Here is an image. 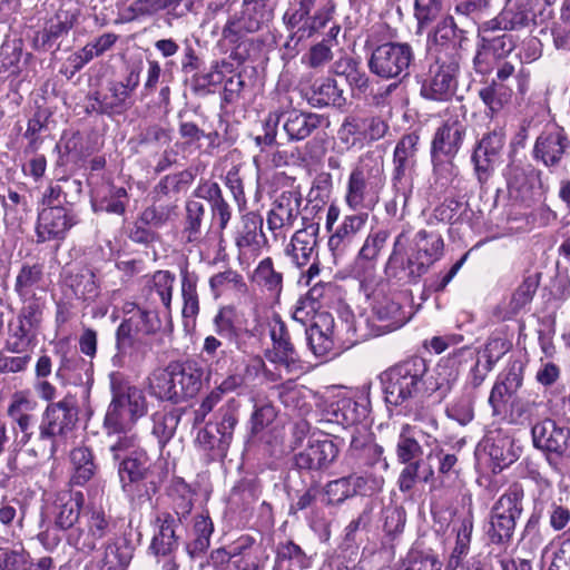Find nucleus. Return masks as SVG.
<instances>
[{
	"label": "nucleus",
	"instance_id": "obj_9",
	"mask_svg": "<svg viewBox=\"0 0 570 570\" xmlns=\"http://www.w3.org/2000/svg\"><path fill=\"white\" fill-rule=\"evenodd\" d=\"M415 61L409 42L386 41L377 45L367 60L368 70L381 79H404Z\"/></svg>",
	"mask_w": 570,
	"mask_h": 570
},
{
	"label": "nucleus",
	"instance_id": "obj_4",
	"mask_svg": "<svg viewBox=\"0 0 570 570\" xmlns=\"http://www.w3.org/2000/svg\"><path fill=\"white\" fill-rule=\"evenodd\" d=\"M121 489L132 500L150 502L164 483L167 472L161 464L151 462L145 450L136 451L118 464Z\"/></svg>",
	"mask_w": 570,
	"mask_h": 570
},
{
	"label": "nucleus",
	"instance_id": "obj_16",
	"mask_svg": "<svg viewBox=\"0 0 570 570\" xmlns=\"http://www.w3.org/2000/svg\"><path fill=\"white\" fill-rule=\"evenodd\" d=\"M521 511L518 488L511 489L495 502L491 511L490 527L487 531L491 543L505 546L510 542L515 528V519Z\"/></svg>",
	"mask_w": 570,
	"mask_h": 570
},
{
	"label": "nucleus",
	"instance_id": "obj_3",
	"mask_svg": "<svg viewBox=\"0 0 570 570\" xmlns=\"http://www.w3.org/2000/svg\"><path fill=\"white\" fill-rule=\"evenodd\" d=\"M204 370L198 362L188 360L170 363L166 368L154 373L150 379V393L159 400L179 403L194 397L202 389Z\"/></svg>",
	"mask_w": 570,
	"mask_h": 570
},
{
	"label": "nucleus",
	"instance_id": "obj_6",
	"mask_svg": "<svg viewBox=\"0 0 570 570\" xmlns=\"http://www.w3.org/2000/svg\"><path fill=\"white\" fill-rule=\"evenodd\" d=\"M415 426L405 423L401 426L396 444L395 454L404 469L401 471L397 483L402 492L412 490L416 481L429 483L434 480V470L425 464L423 456V446L417 440Z\"/></svg>",
	"mask_w": 570,
	"mask_h": 570
},
{
	"label": "nucleus",
	"instance_id": "obj_59",
	"mask_svg": "<svg viewBox=\"0 0 570 570\" xmlns=\"http://www.w3.org/2000/svg\"><path fill=\"white\" fill-rule=\"evenodd\" d=\"M82 518L86 527L96 537L98 542L109 535L116 527V522L112 517L101 507L92 505L87 508L83 511Z\"/></svg>",
	"mask_w": 570,
	"mask_h": 570
},
{
	"label": "nucleus",
	"instance_id": "obj_48",
	"mask_svg": "<svg viewBox=\"0 0 570 570\" xmlns=\"http://www.w3.org/2000/svg\"><path fill=\"white\" fill-rule=\"evenodd\" d=\"M478 95L487 107V115L493 118L509 104L512 90L504 83L491 80L479 90Z\"/></svg>",
	"mask_w": 570,
	"mask_h": 570
},
{
	"label": "nucleus",
	"instance_id": "obj_49",
	"mask_svg": "<svg viewBox=\"0 0 570 570\" xmlns=\"http://www.w3.org/2000/svg\"><path fill=\"white\" fill-rule=\"evenodd\" d=\"M321 117L315 114L291 112L283 125L284 131L291 140H303L317 130Z\"/></svg>",
	"mask_w": 570,
	"mask_h": 570
},
{
	"label": "nucleus",
	"instance_id": "obj_61",
	"mask_svg": "<svg viewBox=\"0 0 570 570\" xmlns=\"http://www.w3.org/2000/svg\"><path fill=\"white\" fill-rule=\"evenodd\" d=\"M203 198L197 197V193L195 194V198L189 199L186 203V216H185V227L184 234L186 235L187 242H196L200 236V227L203 219L205 217V208L206 205Z\"/></svg>",
	"mask_w": 570,
	"mask_h": 570
},
{
	"label": "nucleus",
	"instance_id": "obj_62",
	"mask_svg": "<svg viewBox=\"0 0 570 570\" xmlns=\"http://www.w3.org/2000/svg\"><path fill=\"white\" fill-rule=\"evenodd\" d=\"M514 48V43L512 37L507 33H502L500 36H482L481 41L478 48V59L479 60L484 57V55H490L492 59L498 60L507 57Z\"/></svg>",
	"mask_w": 570,
	"mask_h": 570
},
{
	"label": "nucleus",
	"instance_id": "obj_56",
	"mask_svg": "<svg viewBox=\"0 0 570 570\" xmlns=\"http://www.w3.org/2000/svg\"><path fill=\"white\" fill-rule=\"evenodd\" d=\"M533 0H508L501 19L508 20L510 29H519L534 21Z\"/></svg>",
	"mask_w": 570,
	"mask_h": 570
},
{
	"label": "nucleus",
	"instance_id": "obj_47",
	"mask_svg": "<svg viewBox=\"0 0 570 570\" xmlns=\"http://www.w3.org/2000/svg\"><path fill=\"white\" fill-rule=\"evenodd\" d=\"M252 282L273 297H278L283 289V274L274 268L271 257L259 262L253 272Z\"/></svg>",
	"mask_w": 570,
	"mask_h": 570
},
{
	"label": "nucleus",
	"instance_id": "obj_54",
	"mask_svg": "<svg viewBox=\"0 0 570 570\" xmlns=\"http://www.w3.org/2000/svg\"><path fill=\"white\" fill-rule=\"evenodd\" d=\"M484 451L493 462V471H501L514 462L511 440L507 436H488L483 442Z\"/></svg>",
	"mask_w": 570,
	"mask_h": 570
},
{
	"label": "nucleus",
	"instance_id": "obj_19",
	"mask_svg": "<svg viewBox=\"0 0 570 570\" xmlns=\"http://www.w3.org/2000/svg\"><path fill=\"white\" fill-rule=\"evenodd\" d=\"M383 475H358L352 473L330 481L324 489L327 504H340L355 494H373L381 491L384 485Z\"/></svg>",
	"mask_w": 570,
	"mask_h": 570
},
{
	"label": "nucleus",
	"instance_id": "obj_27",
	"mask_svg": "<svg viewBox=\"0 0 570 570\" xmlns=\"http://www.w3.org/2000/svg\"><path fill=\"white\" fill-rule=\"evenodd\" d=\"M389 237L390 232L387 229H379L370 233L365 238L356 258V276L360 282L364 276H367L373 283L375 282V264Z\"/></svg>",
	"mask_w": 570,
	"mask_h": 570
},
{
	"label": "nucleus",
	"instance_id": "obj_45",
	"mask_svg": "<svg viewBox=\"0 0 570 570\" xmlns=\"http://www.w3.org/2000/svg\"><path fill=\"white\" fill-rule=\"evenodd\" d=\"M70 462L72 464L71 482L75 485L86 484L97 472L95 456L87 446L75 448L70 452Z\"/></svg>",
	"mask_w": 570,
	"mask_h": 570
},
{
	"label": "nucleus",
	"instance_id": "obj_14",
	"mask_svg": "<svg viewBox=\"0 0 570 570\" xmlns=\"http://www.w3.org/2000/svg\"><path fill=\"white\" fill-rule=\"evenodd\" d=\"M383 185L384 178L380 168L357 166L348 177L346 204L355 210L372 209L379 203Z\"/></svg>",
	"mask_w": 570,
	"mask_h": 570
},
{
	"label": "nucleus",
	"instance_id": "obj_7",
	"mask_svg": "<svg viewBox=\"0 0 570 570\" xmlns=\"http://www.w3.org/2000/svg\"><path fill=\"white\" fill-rule=\"evenodd\" d=\"M141 63L132 65L121 80H110L106 92L99 90L87 95V112L121 115L130 107V99L140 83Z\"/></svg>",
	"mask_w": 570,
	"mask_h": 570
},
{
	"label": "nucleus",
	"instance_id": "obj_30",
	"mask_svg": "<svg viewBox=\"0 0 570 570\" xmlns=\"http://www.w3.org/2000/svg\"><path fill=\"white\" fill-rule=\"evenodd\" d=\"M414 147L415 145H396L394 150L395 175L393 185L396 190V198H402L404 204H406L412 191V181L406 171H410L415 164Z\"/></svg>",
	"mask_w": 570,
	"mask_h": 570
},
{
	"label": "nucleus",
	"instance_id": "obj_39",
	"mask_svg": "<svg viewBox=\"0 0 570 570\" xmlns=\"http://www.w3.org/2000/svg\"><path fill=\"white\" fill-rule=\"evenodd\" d=\"M443 239L436 233L419 230L412 242L411 255L417 258V262L424 265L425 272L441 257L443 250Z\"/></svg>",
	"mask_w": 570,
	"mask_h": 570
},
{
	"label": "nucleus",
	"instance_id": "obj_18",
	"mask_svg": "<svg viewBox=\"0 0 570 570\" xmlns=\"http://www.w3.org/2000/svg\"><path fill=\"white\" fill-rule=\"evenodd\" d=\"M433 57L463 61L462 49L468 41L466 31L459 28L455 19L448 14L440 19L428 35Z\"/></svg>",
	"mask_w": 570,
	"mask_h": 570
},
{
	"label": "nucleus",
	"instance_id": "obj_31",
	"mask_svg": "<svg viewBox=\"0 0 570 570\" xmlns=\"http://www.w3.org/2000/svg\"><path fill=\"white\" fill-rule=\"evenodd\" d=\"M156 522L158 523L159 530L154 535L150 543V551L157 558V562L160 563V557H168L175 554L178 549V535H176V518L170 512H163L157 517Z\"/></svg>",
	"mask_w": 570,
	"mask_h": 570
},
{
	"label": "nucleus",
	"instance_id": "obj_38",
	"mask_svg": "<svg viewBox=\"0 0 570 570\" xmlns=\"http://www.w3.org/2000/svg\"><path fill=\"white\" fill-rule=\"evenodd\" d=\"M185 411L183 407H164L151 414V434L157 439L160 449L174 438Z\"/></svg>",
	"mask_w": 570,
	"mask_h": 570
},
{
	"label": "nucleus",
	"instance_id": "obj_28",
	"mask_svg": "<svg viewBox=\"0 0 570 570\" xmlns=\"http://www.w3.org/2000/svg\"><path fill=\"white\" fill-rule=\"evenodd\" d=\"M36 402L29 400L23 395L16 394L10 402L7 414L10 417L13 429H17L21 436L18 440L20 445H26L30 442L33 435V426L37 423L35 415Z\"/></svg>",
	"mask_w": 570,
	"mask_h": 570
},
{
	"label": "nucleus",
	"instance_id": "obj_43",
	"mask_svg": "<svg viewBox=\"0 0 570 570\" xmlns=\"http://www.w3.org/2000/svg\"><path fill=\"white\" fill-rule=\"evenodd\" d=\"M368 218L366 213L345 216L342 224L328 239V247L333 252H343L354 236L364 227Z\"/></svg>",
	"mask_w": 570,
	"mask_h": 570
},
{
	"label": "nucleus",
	"instance_id": "obj_34",
	"mask_svg": "<svg viewBox=\"0 0 570 570\" xmlns=\"http://www.w3.org/2000/svg\"><path fill=\"white\" fill-rule=\"evenodd\" d=\"M14 292L19 297L46 296L43 265L39 263L22 264L16 276Z\"/></svg>",
	"mask_w": 570,
	"mask_h": 570
},
{
	"label": "nucleus",
	"instance_id": "obj_12",
	"mask_svg": "<svg viewBox=\"0 0 570 570\" xmlns=\"http://www.w3.org/2000/svg\"><path fill=\"white\" fill-rule=\"evenodd\" d=\"M336 4L334 0H292L283 14L287 29L299 28L304 22L303 31L312 36L333 19Z\"/></svg>",
	"mask_w": 570,
	"mask_h": 570
},
{
	"label": "nucleus",
	"instance_id": "obj_40",
	"mask_svg": "<svg viewBox=\"0 0 570 570\" xmlns=\"http://www.w3.org/2000/svg\"><path fill=\"white\" fill-rule=\"evenodd\" d=\"M197 197L207 202L212 209L214 220H218V228L223 232L230 218L232 209L228 203L224 199L222 189L216 183H204L197 188Z\"/></svg>",
	"mask_w": 570,
	"mask_h": 570
},
{
	"label": "nucleus",
	"instance_id": "obj_33",
	"mask_svg": "<svg viewBox=\"0 0 570 570\" xmlns=\"http://www.w3.org/2000/svg\"><path fill=\"white\" fill-rule=\"evenodd\" d=\"M333 71L337 76H343L352 91L356 92L358 97H367V94L372 92L373 81L357 59L350 56L341 57L335 61Z\"/></svg>",
	"mask_w": 570,
	"mask_h": 570
},
{
	"label": "nucleus",
	"instance_id": "obj_32",
	"mask_svg": "<svg viewBox=\"0 0 570 570\" xmlns=\"http://www.w3.org/2000/svg\"><path fill=\"white\" fill-rule=\"evenodd\" d=\"M56 376L65 384L81 385L91 380L92 363L86 361L78 352H63Z\"/></svg>",
	"mask_w": 570,
	"mask_h": 570
},
{
	"label": "nucleus",
	"instance_id": "obj_63",
	"mask_svg": "<svg viewBox=\"0 0 570 570\" xmlns=\"http://www.w3.org/2000/svg\"><path fill=\"white\" fill-rule=\"evenodd\" d=\"M175 276L168 271H157L149 282V298L157 299L167 308H170Z\"/></svg>",
	"mask_w": 570,
	"mask_h": 570
},
{
	"label": "nucleus",
	"instance_id": "obj_5",
	"mask_svg": "<svg viewBox=\"0 0 570 570\" xmlns=\"http://www.w3.org/2000/svg\"><path fill=\"white\" fill-rule=\"evenodd\" d=\"M112 399L107 409L104 426L107 433L129 432L148 411L142 390L124 382L116 374L110 376Z\"/></svg>",
	"mask_w": 570,
	"mask_h": 570
},
{
	"label": "nucleus",
	"instance_id": "obj_41",
	"mask_svg": "<svg viewBox=\"0 0 570 570\" xmlns=\"http://www.w3.org/2000/svg\"><path fill=\"white\" fill-rule=\"evenodd\" d=\"M569 436L568 429L557 426L552 420H546L540 426L537 425V449L561 454L567 449Z\"/></svg>",
	"mask_w": 570,
	"mask_h": 570
},
{
	"label": "nucleus",
	"instance_id": "obj_8",
	"mask_svg": "<svg viewBox=\"0 0 570 570\" xmlns=\"http://www.w3.org/2000/svg\"><path fill=\"white\" fill-rule=\"evenodd\" d=\"M78 414L77 400L71 394L47 405L39 424V441H49L50 445L42 449V455L52 458L56 454L58 439L66 438L76 428Z\"/></svg>",
	"mask_w": 570,
	"mask_h": 570
},
{
	"label": "nucleus",
	"instance_id": "obj_55",
	"mask_svg": "<svg viewBox=\"0 0 570 570\" xmlns=\"http://www.w3.org/2000/svg\"><path fill=\"white\" fill-rule=\"evenodd\" d=\"M214 524L208 515L199 514L194 520L193 538L187 543V552L191 558L203 554L210 544Z\"/></svg>",
	"mask_w": 570,
	"mask_h": 570
},
{
	"label": "nucleus",
	"instance_id": "obj_60",
	"mask_svg": "<svg viewBox=\"0 0 570 570\" xmlns=\"http://www.w3.org/2000/svg\"><path fill=\"white\" fill-rule=\"evenodd\" d=\"M132 559V548L118 542H109L106 544L104 554L100 559V570H122Z\"/></svg>",
	"mask_w": 570,
	"mask_h": 570
},
{
	"label": "nucleus",
	"instance_id": "obj_15",
	"mask_svg": "<svg viewBox=\"0 0 570 570\" xmlns=\"http://www.w3.org/2000/svg\"><path fill=\"white\" fill-rule=\"evenodd\" d=\"M385 283L380 279L372 282L367 276L361 281V289L367 298H372V311L375 318L381 322L384 332H392L402 327L409 317L402 305L390 295L384 293Z\"/></svg>",
	"mask_w": 570,
	"mask_h": 570
},
{
	"label": "nucleus",
	"instance_id": "obj_51",
	"mask_svg": "<svg viewBox=\"0 0 570 570\" xmlns=\"http://www.w3.org/2000/svg\"><path fill=\"white\" fill-rule=\"evenodd\" d=\"M334 421L344 426L362 422L367 415V406L352 397H341L332 404Z\"/></svg>",
	"mask_w": 570,
	"mask_h": 570
},
{
	"label": "nucleus",
	"instance_id": "obj_25",
	"mask_svg": "<svg viewBox=\"0 0 570 570\" xmlns=\"http://www.w3.org/2000/svg\"><path fill=\"white\" fill-rule=\"evenodd\" d=\"M77 21V12L60 8L46 22L45 27L36 33L33 39L35 48L42 51L58 50L60 47L59 39L67 36Z\"/></svg>",
	"mask_w": 570,
	"mask_h": 570
},
{
	"label": "nucleus",
	"instance_id": "obj_13",
	"mask_svg": "<svg viewBox=\"0 0 570 570\" xmlns=\"http://www.w3.org/2000/svg\"><path fill=\"white\" fill-rule=\"evenodd\" d=\"M161 322L155 311L140 309L124 320L116 332L118 353L112 357L115 366L124 365V353L128 347L141 343L144 336L153 335L160 330Z\"/></svg>",
	"mask_w": 570,
	"mask_h": 570
},
{
	"label": "nucleus",
	"instance_id": "obj_23",
	"mask_svg": "<svg viewBox=\"0 0 570 570\" xmlns=\"http://www.w3.org/2000/svg\"><path fill=\"white\" fill-rule=\"evenodd\" d=\"M338 445L330 438L308 440L307 445L294 455L299 470L324 471L337 459Z\"/></svg>",
	"mask_w": 570,
	"mask_h": 570
},
{
	"label": "nucleus",
	"instance_id": "obj_46",
	"mask_svg": "<svg viewBox=\"0 0 570 570\" xmlns=\"http://www.w3.org/2000/svg\"><path fill=\"white\" fill-rule=\"evenodd\" d=\"M168 495L171 500V508L177 523H183L190 514L194 502V493L190 487L183 479L173 480Z\"/></svg>",
	"mask_w": 570,
	"mask_h": 570
},
{
	"label": "nucleus",
	"instance_id": "obj_44",
	"mask_svg": "<svg viewBox=\"0 0 570 570\" xmlns=\"http://www.w3.org/2000/svg\"><path fill=\"white\" fill-rule=\"evenodd\" d=\"M56 121L52 119L51 112L47 108H38L33 116L28 120L24 138L29 142H45L46 140H55Z\"/></svg>",
	"mask_w": 570,
	"mask_h": 570
},
{
	"label": "nucleus",
	"instance_id": "obj_21",
	"mask_svg": "<svg viewBox=\"0 0 570 570\" xmlns=\"http://www.w3.org/2000/svg\"><path fill=\"white\" fill-rule=\"evenodd\" d=\"M409 242L407 232H401L394 240L392 253L385 265V274L401 283H414L425 274L424 265L411 254L404 258L403 253Z\"/></svg>",
	"mask_w": 570,
	"mask_h": 570
},
{
	"label": "nucleus",
	"instance_id": "obj_58",
	"mask_svg": "<svg viewBox=\"0 0 570 570\" xmlns=\"http://www.w3.org/2000/svg\"><path fill=\"white\" fill-rule=\"evenodd\" d=\"M501 149L495 145H476L472 160L480 181H485L500 163Z\"/></svg>",
	"mask_w": 570,
	"mask_h": 570
},
{
	"label": "nucleus",
	"instance_id": "obj_50",
	"mask_svg": "<svg viewBox=\"0 0 570 570\" xmlns=\"http://www.w3.org/2000/svg\"><path fill=\"white\" fill-rule=\"evenodd\" d=\"M257 559L255 540L249 535H242L232 544L212 551L213 563H224L230 559Z\"/></svg>",
	"mask_w": 570,
	"mask_h": 570
},
{
	"label": "nucleus",
	"instance_id": "obj_57",
	"mask_svg": "<svg viewBox=\"0 0 570 570\" xmlns=\"http://www.w3.org/2000/svg\"><path fill=\"white\" fill-rule=\"evenodd\" d=\"M36 331L37 327L29 326V324L26 325L22 321L17 318L14 323L9 324L4 350L17 354L27 352L36 337Z\"/></svg>",
	"mask_w": 570,
	"mask_h": 570
},
{
	"label": "nucleus",
	"instance_id": "obj_37",
	"mask_svg": "<svg viewBox=\"0 0 570 570\" xmlns=\"http://www.w3.org/2000/svg\"><path fill=\"white\" fill-rule=\"evenodd\" d=\"M317 227L313 225L307 228L297 230L291 239L289 245L286 248L287 255L291 256L292 262L297 267L306 266L317 255L315 247L317 244L316 239Z\"/></svg>",
	"mask_w": 570,
	"mask_h": 570
},
{
	"label": "nucleus",
	"instance_id": "obj_24",
	"mask_svg": "<svg viewBox=\"0 0 570 570\" xmlns=\"http://www.w3.org/2000/svg\"><path fill=\"white\" fill-rule=\"evenodd\" d=\"M302 199L298 193L284 191L273 203L267 214V226L274 238H284L299 214Z\"/></svg>",
	"mask_w": 570,
	"mask_h": 570
},
{
	"label": "nucleus",
	"instance_id": "obj_20",
	"mask_svg": "<svg viewBox=\"0 0 570 570\" xmlns=\"http://www.w3.org/2000/svg\"><path fill=\"white\" fill-rule=\"evenodd\" d=\"M272 347L265 352L268 362L283 366L287 373L303 370V363L295 350L285 323L278 315L269 325Z\"/></svg>",
	"mask_w": 570,
	"mask_h": 570
},
{
	"label": "nucleus",
	"instance_id": "obj_35",
	"mask_svg": "<svg viewBox=\"0 0 570 570\" xmlns=\"http://www.w3.org/2000/svg\"><path fill=\"white\" fill-rule=\"evenodd\" d=\"M333 318L330 314L317 315L316 321L305 330L307 344L316 356H326L334 350Z\"/></svg>",
	"mask_w": 570,
	"mask_h": 570
},
{
	"label": "nucleus",
	"instance_id": "obj_1",
	"mask_svg": "<svg viewBox=\"0 0 570 570\" xmlns=\"http://www.w3.org/2000/svg\"><path fill=\"white\" fill-rule=\"evenodd\" d=\"M424 375L426 361L420 356L406 358L381 375L385 402L390 406L401 407L400 413L412 416L414 421H423L426 412L417 401L424 399Z\"/></svg>",
	"mask_w": 570,
	"mask_h": 570
},
{
	"label": "nucleus",
	"instance_id": "obj_52",
	"mask_svg": "<svg viewBox=\"0 0 570 570\" xmlns=\"http://www.w3.org/2000/svg\"><path fill=\"white\" fill-rule=\"evenodd\" d=\"M183 0H134L122 12L126 21L150 17L165 10H175Z\"/></svg>",
	"mask_w": 570,
	"mask_h": 570
},
{
	"label": "nucleus",
	"instance_id": "obj_36",
	"mask_svg": "<svg viewBox=\"0 0 570 570\" xmlns=\"http://www.w3.org/2000/svg\"><path fill=\"white\" fill-rule=\"evenodd\" d=\"M458 380V371L448 363H438L430 371L426 364V375H424V397L435 395L438 400H443L452 390Z\"/></svg>",
	"mask_w": 570,
	"mask_h": 570
},
{
	"label": "nucleus",
	"instance_id": "obj_26",
	"mask_svg": "<svg viewBox=\"0 0 570 570\" xmlns=\"http://www.w3.org/2000/svg\"><path fill=\"white\" fill-rule=\"evenodd\" d=\"M267 243L263 232V217L255 212L243 215L235 237L239 255L256 256Z\"/></svg>",
	"mask_w": 570,
	"mask_h": 570
},
{
	"label": "nucleus",
	"instance_id": "obj_2",
	"mask_svg": "<svg viewBox=\"0 0 570 570\" xmlns=\"http://www.w3.org/2000/svg\"><path fill=\"white\" fill-rule=\"evenodd\" d=\"M267 26L266 22L240 9L227 18L217 46L228 53V59L237 66L257 61L265 47V40L257 33Z\"/></svg>",
	"mask_w": 570,
	"mask_h": 570
},
{
	"label": "nucleus",
	"instance_id": "obj_17",
	"mask_svg": "<svg viewBox=\"0 0 570 570\" xmlns=\"http://www.w3.org/2000/svg\"><path fill=\"white\" fill-rule=\"evenodd\" d=\"M383 448L368 433L353 434L346 458L358 475H383L389 464L382 456Z\"/></svg>",
	"mask_w": 570,
	"mask_h": 570
},
{
	"label": "nucleus",
	"instance_id": "obj_22",
	"mask_svg": "<svg viewBox=\"0 0 570 570\" xmlns=\"http://www.w3.org/2000/svg\"><path fill=\"white\" fill-rule=\"evenodd\" d=\"M76 223V215L66 207H45L38 215L36 226L37 242L61 240Z\"/></svg>",
	"mask_w": 570,
	"mask_h": 570
},
{
	"label": "nucleus",
	"instance_id": "obj_53",
	"mask_svg": "<svg viewBox=\"0 0 570 570\" xmlns=\"http://www.w3.org/2000/svg\"><path fill=\"white\" fill-rule=\"evenodd\" d=\"M82 494L68 495L67 500L60 498L56 503L55 525L68 532L78 522L81 513Z\"/></svg>",
	"mask_w": 570,
	"mask_h": 570
},
{
	"label": "nucleus",
	"instance_id": "obj_10",
	"mask_svg": "<svg viewBox=\"0 0 570 570\" xmlns=\"http://www.w3.org/2000/svg\"><path fill=\"white\" fill-rule=\"evenodd\" d=\"M460 61L433 57L420 82V96L425 100L449 102L459 87Z\"/></svg>",
	"mask_w": 570,
	"mask_h": 570
},
{
	"label": "nucleus",
	"instance_id": "obj_42",
	"mask_svg": "<svg viewBox=\"0 0 570 570\" xmlns=\"http://www.w3.org/2000/svg\"><path fill=\"white\" fill-rule=\"evenodd\" d=\"M234 65L232 60L213 61L209 69H203L195 72L191 77L193 90L197 94H208L213 87L220 85L225 80L226 72H233Z\"/></svg>",
	"mask_w": 570,
	"mask_h": 570
},
{
	"label": "nucleus",
	"instance_id": "obj_64",
	"mask_svg": "<svg viewBox=\"0 0 570 570\" xmlns=\"http://www.w3.org/2000/svg\"><path fill=\"white\" fill-rule=\"evenodd\" d=\"M209 287L215 297L220 296L227 291H235L237 293H245L247 291L243 276L233 269H226L213 275L209 278Z\"/></svg>",
	"mask_w": 570,
	"mask_h": 570
},
{
	"label": "nucleus",
	"instance_id": "obj_29",
	"mask_svg": "<svg viewBox=\"0 0 570 570\" xmlns=\"http://www.w3.org/2000/svg\"><path fill=\"white\" fill-rule=\"evenodd\" d=\"M305 98L315 108H342L346 105L343 89L340 88L335 79L330 77L315 80L305 92Z\"/></svg>",
	"mask_w": 570,
	"mask_h": 570
},
{
	"label": "nucleus",
	"instance_id": "obj_11",
	"mask_svg": "<svg viewBox=\"0 0 570 570\" xmlns=\"http://www.w3.org/2000/svg\"><path fill=\"white\" fill-rule=\"evenodd\" d=\"M239 405L236 400H229L223 405L215 423H208L197 434V442L213 460L226 456L233 440L235 426L238 422Z\"/></svg>",
	"mask_w": 570,
	"mask_h": 570
}]
</instances>
